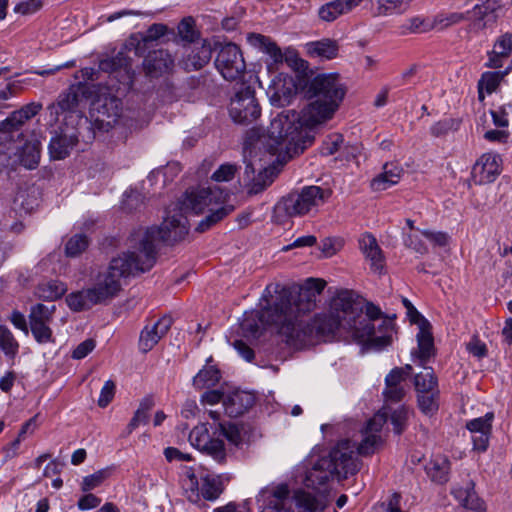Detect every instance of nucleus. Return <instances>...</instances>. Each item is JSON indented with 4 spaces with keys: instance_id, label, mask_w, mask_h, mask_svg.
Wrapping results in <instances>:
<instances>
[{
    "instance_id": "5701e85b",
    "label": "nucleus",
    "mask_w": 512,
    "mask_h": 512,
    "mask_svg": "<svg viewBox=\"0 0 512 512\" xmlns=\"http://www.w3.org/2000/svg\"><path fill=\"white\" fill-rule=\"evenodd\" d=\"M267 325L275 326L278 329V325L268 316L267 312L263 310H252L244 313L240 322V329L245 338L256 339L261 335Z\"/></svg>"
},
{
    "instance_id": "5fc2aeb1",
    "label": "nucleus",
    "mask_w": 512,
    "mask_h": 512,
    "mask_svg": "<svg viewBox=\"0 0 512 512\" xmlns=\"http://www.w3.org/2000/svg\"><path fill=\"white\" fill-rule=\"evenodd\" d=\"M183 489L186 495V498L191 503H199L201 501V485L199 486L198 479L196 475L191 472L187 474V479L183 482Z\"/></svg>"
},
{
    "instance_id": "0eeeda50",
    "label": "nucleus",
    "mask_w": 512,
    "mask_h": 512,
    "mask_svg": "<svg viewBox=\"0 0 512 512\" xmlns=\"http://www.w3.org/2000/svg\"><path fill=\"white\" fill-rule=\"evenodd\" d=\"M331 196V190L320 186H306L282 197L275 205L278 217H302L317 211Z\"/></svg>"
},
{
    "instance_id": "393cba45",
    "label": "nucleus",
    "mask_w": 512,
    "mask_h": 512,
    "mask_svg": "<svg viewBox=\"0 0 512 512\" xmlns=\"http://www.w3.org/2000/svg\"><path fill=\"white\" fill-rule=\"evenodd\" d=\"M501 159L496 154H483L475 163L472 175L476 183L488 184L493 182L500 174Z\"/></svg>"
},
{
    "instance_id": "f03ea898",
    "label": "nucleus",
    "mask_w": 512,
    "mask_h": 512,
    "mask_svg": "<svg viewBox=\"0 0 512 512\" xmlns=\"http://www.w3.org/2000/svg\"><path fill=\"white\" fill-rule=\"evenodd\" d=\"M304 92L310 103L301 112L284 110L271 121L264 142L269 153L289 158L303 153L314 141L313 128L338 110L346 87L339 74L322 73L307 82Z\"/></svg>"
},
{
    "instance_id": "f8f14e48",
    "label": "nucleus",
    "mask_w": 512,
    "mask_h": 512,
    "mask_svg": "<svg viewBox=\"0 0 512 512\" xmlns=\"http://www.w3.org/2000/svg\"><path fill=\"white\" fill-rule=\"evenodd\" d=\"M215 67L227 81L240 79L246 70L240 47L234 43L221 44L215 59Z\"/></svg>"
},
{
    "instance_id": "e433bc0d",
    "label": "nucleus",
    "mask_w": 512,
    "mask_h": 512,
    "mask_svg": "<svg viewBox=\"0 0 512 512\" xmlns=\"http://www.w3.org/2000/svg\"><path fill=\"white\" fill-rule=\"evenodd\" d=\"M455 497L469 512H484V502L474 490V482L469 481L466 487L457 488L453 491Z\"/></svg>"
},
{
    "instance_id": "4c0bfd02",
    "label": "nucleus",
    "mask_w": 512,
    "mask_h": 512,
    "mask_svg": "<svg viewBox=\"0 0 512 512\" xmlns=\"http://www.w3.org/2000/svg\"><path fill=\"white\" fill-rule=\"evenodd\" d=\"M402 173L403 169L398 165L386 163L383 172L371 181V188L374 191L386 190L399 182Z\"/></svg>"
},
{
    "instance_id": "052dcab7",
    "label": "nucleus",
    "mask_w": 512,
    "mask_h": 512,
    "mask_svg": "<svg viewBox=\"0 0 512 512\" xmlns=\"http://www.w3.org/2000/svg\"><path fill=\"white\" fill-rule=\"evenodd\" d=\"M195 23L192 17L184 18L179 24H178V35L179 37L188 43H192L196 40L198 37V33L195 30Z\"/></svg>"
},
{
    "instance_id": "603ef678",
    "label": "nucleus",
    "mask_w": 512,
    "mask_h": 512,
    "mask_svg": "<svg viewBox=\"0 0 512 512\" xmlns=\"http://www.w3.org/2000/svg\"><path fill=\"white\" fill-rule=\"evenodd\" d=\"M0 348L4 354L14 359L19 351V343L13 336L12 332L5 326L0 325Z\"/></svg>"
},
{
    "instance_id": "c756f323",
    "label": "nucleus",
    "mask_w": 512,
    "mask_h": 512,
    "mask_svg": "<svg viewBox=\"0 0 512 512\" xmlns=\"http://www.w3.org/2000/svg\"><path fill=\"white\" fill-rule=\"evenodd\" d=\"M267 94L270 101L275 106H285L291 103V100L296 96L295 85L290 79L288 82L279 79L273 80L272 85L269 86Z\"/></svg>"
},
{
    "instance_id": "774afa93",
    "label": "nucleus",
    "mask_w": 512,
    "mask_h": 512,
    "mask_svg": "<svg viewBox=\"0 0 512 512\" xmlns=\"http://www.w3.org/2000/svg\"><path fill=\"white\" fill-rule=\"evenodd\" d=\"M406 394L405 386H386L383 390V395L386 401L400 402Z\"/></svg>"
},
{
    "instance_id": "20e7f679",
    "label": "nucleus",
    "mask_w": 512,
    "mask_h": 512,
    "mask_svg": "<svg viewBox=\"0 0 512 512\" xmlns=\"http://www.w3.org/2000/svg\"><path fill=\"white\" fill-rule=\"evenodd\" d=\"M380 441L377 434H367L357 446L348 439L339 441L334 447L322 450L318 455L314 452L308 459L304 484L315 490L326 489L334 479L341 481L357 474L360 470L358 454L369 455Z\"/></svg>"
},
{
    "instance_id": "3c124183",
    "label": "nucleus",
    "mask_w": 512,
    "mask_h": 512,
    "mask_svg": "<svg viewBox=\"0 0 512 512\" xmlns=\"http://www.w3.org/2000/svg\"><path fill=\"white\" fill-rule=\"evenodd\" d=\"M377 15L388 16L402 14L410 6L411 0H376Z\"/></svg>"
},
{
    "instance_id": "e2e57ef3",
    "label": "nucleus",
    "mask_w": 512,
    "mask_h": 512,
    "mask_svg": "<svg viewBox=\"0 0 512 512\" xmlns=\"http://www.w3.org/2000/svg\"><path fill=\"white\" fill-rule=\"evenodd\" d=\"M344 139L341 134H332L326 138L321 147L323 156H331L339 151Z\"/></svg>"
},
{
    "instance_id": "473e14b6",
    "label": "nucleus",
    "mask_w": 512,
    "mask_h": 512,
    "mask_svg": "<svg viewBox=\"0 0 512 512\" xmlns=\"http://www.w3.org/2000/svg\"><path fill=\"white\" fill-rule=\"evenodd\" d=\"M306 50L310 57L331 60L337 57L339 44L334 39L323 38L307 43Z\"/></svg>"
},
{
    "instance_id": "f257e3e1",
    "label": "nucleus",
    "mask_w": 512,
    "mask_h": 512,
    "mask_svg": "<svg viewBox=\"0 0 512 512\" xmlns=\"http://www.w3.org/2000/svg\"><path fill=\"white\" fill-rule=\"evenodd\" d=\"M392 318L384 316L372 302L365 304L350 290H341L332 298L327 312L316 314L310 321L303 319L281 328V336L290 346L302 348L314 342L337 339L341 331L369 348L382 350L392 343L394 331Z\"/></svg>"
},
{
    "instance_id": "7ed1b4c3",
    "label": "nucleus",
    "mask_w": 512,
    "mask_h": 512,
    "mask_svg": "<svg viewBox=\"0 0 512 512\" xmlns=\"http://www.w3.org/2000/svg\"><path fill=\"white\" fill-rule=\"evenodd\" d=\"M179 220L167 222L164 231L155 228H138L128 238V249L113 257L106 270L99 272L90 287L101 304L115 298L122 289L121 280L149 271L156 263L157 239L177 240L186 233Z\"/></svg>"
},
{
    "instance_id": "37998d69",
    "label": "nucleus",
    "mask_w": 512,
    "mask_h": 512,
    "mask_svg": "<svg viewBox=\"0 0 512 512\" xmlns=\"http://www.w3.org/2000/svg\"><path fill=\"white\" fill-rule=\"evenodd\" d=\"M220 206H211L208 211L209 214L200 221L196 227V231L202 233L210 229L212 226L227 217L233 210L234 206L219 204Z\"/></svg>"
},
{
    "instance_id": "09e8293b",
    "label": "nucleus",
    "mask_w": 512,
    "mask_h": 512,
    "mask_svg": "<svg viewBox=\"0 0 512 512\" xmlns=\"http://www.w3.org/2000/svg\"><path fill=\"white\" fill-rule=\"evenodd\" d=\"M424 371L414 377V385L417 393H424L438 388V380L431 367L423 366Z\"/></svg>"
},
{
    "instance_id": "c9c22d12",
    "label": "nucleus",
    "mask_w": 512,
    "mask_h": 512,
    "mask_svg": "<svg viewBox=\"0 0 512 512\" xmlns=\"http://www.w3.org/2000/svg\"><path fill=\"white\" fill-rule=\"evenodd\" d=\"M429 326L430 324L426 320L423 321L417 335L418 351L412 352V355H417L422 366L434 355V339L429 330Z\"/></svg>"
},
{
    "instance_id": "9b49d317",
    "label": "nucleus",
    "mask_w": 512,
    "mask_h": 512,
    "mask_svg": "<svg viewBox=\"0 0 512 512\" xmlns=\"http://www.w3.org/2000/svg\"><path fill=\"white\" fill-rule=\"evenodd\" d=\"M229 114L235 123L243 125L252 123L260 116L261 109L251 86L242 84L237 90L231 99Z\"/></svg>"
},
{
    "instance_id": "ea45409f",
    "label": "nucleus",
    "mask_w": 512,
    "mask_h": 512,
    "mask_svg": "<svg viewBox=\"0 0 512 512\" xmlns=\"http://www.w3.org/2000/svg\"><path fill=\"white\" fill-rule=\"evenodd\" d=\"M512 53V34L502 35L495 43L492 55L489 58L488 66L501 68L503 61L507 60Z\"/></svg>"
},
{
    "instance_id": "7c9ffc66",
    "label": "nucleus",
    "mask_w": 512,
    "mask_h": 512,
    "mask_svg": "<svg viewBox=\"0 0 512 512\" xmlns=\"http://www.w3.org/2000/svg\"><path fill=\"white\" fill-rule=\"evenodd\" d=\"M363 0H334L320 7L318 15L327 22L336 20L340 15L350 12Z\"/></svg>"
},
{
    "instance_id": "a19ab883",
    "label": "nucleus",
    "mask_w": 512,
    "mask_h": 512,
    "mask_svg": "<svg viewBox=\"0 0 512 512\" xmlns=\"http://www.w3.org/2000/svg\"><path fill=\"white\" fill-rule=\"evenodd\" d=\"M67 291L65 283L59 280H49L38 284L36 295L45 301H55L61 298Z\"/></svg>"
},
{
    "instance_id": "cd10ccee",
    "label": "nucleus",
    "mask_w": 512,
    "mask_h": 512,
    "mask_svg": "<svg viewBox=\"0 0 512 512\" xmlns=\"http://www.w3.org/2000/svg\"><path fill=\"white\" fill-rule=\"evenodd\" d=\"M201 495L207 501H215L225 489V484L230 481L228 474H212L207 472L200 476Z\"/></svg>"
},
{
    "instance_id": "79ce46f5",
    "label": "nucleus",
    "mask_w": 512,
    "mask_h": 512,
    "mask_svg": "<svg viewBox=\"0 0 512 512\" xmlns=\"http://www.w3.org/2000/svg\"><path fill=\"white\" fill-rule=\"evenodd\" d=\"M220 206H211L208 211L209 214L200 221L196 227V231L202 233L210 229L212 226L227 217L233 210L234 206L219 204Z\"/></svg>"
},
{
    "instance_id": "13d9d810",
    "label": "nucleus",
    "mask_w": 512,
    "mask_h": 512,
    "mask_svg": "<svg viewBox=\"0 0 512 512\" xmlns=\"http://www.w3.org/2000/svg\"><path fill=\"white\" fill-rule=\"evenodd\" d=\"M404 29L403 33H425L435 29L434 19L432 21L420 18V17H412L407 20V24L403 25Z\"/></svg>"
},
{
    "instance_id": "4be33fe9",
    "label": "nucleus",
    "mask_w": 512,
    "mask_h": 512,
    "mask_svg": "<svg viewBox=\"0 0 512 512\" xmlns=\"http://www.w3.org/2000/svg\"><path fill=\"white\" fill-rule=\"evenodd\" d=\"M212 52L211 44L204 40L201 44L185 48L179 65L186 71L199 70L209 63Z\"/></svg>"
},
{
    "instance_id": "6ab92c4d",
    "label": "nucleus",
    "mask_w": 512,
    "mask_h": 512,
    "mask_svg": "<svg viewBox=\"0 0 512 512\" xmlns=\"http://www.w3.org/2000/svg\"><path fill=\"white\" fill-rule=\"evenodd\" d=\"M121 113L122 101L112 95L99 97L91 109V117L97 128L106 131L116 124Z\"/></svg>"
},
{
    "instance_id": "58836bf2",
    "label": "nucleus",
    "mask_w": 512,
    "mask_h": 512,
    "mask_svg": "<svg viewBox=\"0 0 512 512\" xmlns=\"http://www.w3.org/2000/svg\"><path fill=\"white\" fill-rule=\"evenodd\" d=\"M19 161L29 170L36 169L41 157V143L37 138L27 140L19 151Z\"/></svg>"
},
{
    "instance_id": "a18cd8bd",
    "label": "nucleus",
    "mask_w": 512,
    "mask_h": 512,
    "mask_svg": "<svg viewBox=\"0 0 512 512\" xmlns=\"http://www.w3.org/2000/svg\"><path fill=\"white\" fill-rule=\"evenodd\" d=\"M220 378L221 374L217 368L205 367L193 378V385L197 389L212 388L219 383Z\"/></svg>"
},
{
    "instance_id": "f3484780",
    "label": "nucleus",
    "mask_w": 512,
    "mask_h": 512,
    "mask_svg": "<svg viewBox=\"0 0 512 512\" xmlns=\"http://www.w3.org/2000/svg\"><path fill=\"white\" fill-rule=\"evenodd\" d=\"M470 11L471 29L480 32L496 26L503 11L501 0H477Z\"/></svg>"
},
{
    "instance_id": "338daca9",
    "label": "nucleus",
    "mask_w": 512,
    "mask_h": 512,
    "mask_svg": "<svg viewBox=\"0 0 512 512\" xmlns=\"http://www.w3.org/2000/svg\"><path fill=\"white\" fill-rule=\"evenodd\" d=\"M237 167L232 164H222L213 174L212 179L216 182H227L233 179Z\"/></svg>"
},
{
    "instance_id": "aec40b11",
    "label": "nucleus",
    "mask_w": 512,
    "mask_h": 512,
    "mask_svg": "<svg viewBox=\"0 0 512 512\" xmlns=\"http://www.w3.org/2000/svg\"><path fill=\"white\" fill-rule=\"evenodd\" d=\"M99 70L120 75L121 79L119 81L129 88L133 85L135 73L132 70L130 58L123 51H119L113 57L100 60Z\"/></svg>"
},
{
    "instance_id": "ddd939ff",
    "label": "nucleus",
    "mask_w": 512,
    "mask_h": 512,
    "mask_svg": "<svg viewBox=\"0 0 512 512\" xmlns=\"http://www.w3.org/2000/svg\"><path fill=\"white\" fill-rule=\"evenodd\" d=\"M91 93V88L86 82L72 84L59 94L57 102L47 107L49 117L56 122L62 114L77 113L80 103L89 98Z\"/></svg>"
},
{
    "instance_id": "1a4fd4ad",
    "label": "nucleus",
    "mask_w": 512,
    "mask_h": 512,
    "mask_svg": "<svg viewBox=\"0 0 512 512\" xmlns=\"http://www.w3.org/2000/svg\"><path fill=\"white\" fill-rule=\"evenodd\" d=\"M291 288L280 283L268 284L263 291L261 299L267 303L262 310L268 313L274 323L278 325V333L281 335L282 326L289 321V300Z\"/></svg>"
},
{
    "instance_id": "bf43d9fd",
    "label": "nucleus",
    "mask_w": 512,
    "mask_h": 512,
    "mask_svg": "<svg viewBox=\"0 0 512 512\" xmlns=\"http://www.w3.org/2000/svg\"><path fill=\"white\" fill-rule=\"evenodd\" d=\"M110 475L109 469H101L83 478L81 489L83 492L99 487Z\"/></svg>"
},
{
    "instance_id": "412c9836",
    "label": "nucleus",
    "mask_w": 512,
    "mask_h": 512,
    "mask_svg": "<svg viewBox=\"0 0 512 512\" xmlns=\"http://www.w3.org/2000/svg\"><path fill=\"white\" fill-rule=\"evenodd\" d=\"M244 181H247L248 193L256 195L263 192L275 180L277 173L274 167L259 168L258 174L252 162L245 160Z\"/></svg>"
},
{
    "instance_id": "b1692460",
    "label": "nucleus",
    "mask_w": 512,
    "mask_h": 512,
    "mask_svg": "<svg viewBox=\"0 0 512 512\" xmlns=\"http://www.w3.org/2000/svg\"><path fill=\"white\" fill-rule=\"evenodd\" d=\"M172 318L164 316L152 326H145L140 333L138 347L142 353H147L167 334L172 325Z\"/></svg>"
},
{
    "instance_id": "680f3d73",
    "label": "nucleus",
    "mask_w": 512,
    "mask_h": 512,
    "mask_svg": "<svg viewBox=\"0 0 512 512\" xmlns=\"http://www.w3.org/2000/svg\"><path fill=\"white\" fill-rule=\"evenodd\" d=\"M407 418L408 411L404 406H401L391 412L390 421L393 425L394 433L400 435L405 430Z\"/></svg>"
},
{
    "instance_id": "a878e982",
    "label": "nucleus",
    "mask_w": 512,
    "mask_h": 512,
    "mask_svg": "<svg viewBox=\"0 0 512 512\" xmlns=\"http://www.w3.org/2000/svg\"><path fill=\"white\" fill-rule=\"evenodd\" d=\"M142 65L146 76L158 78L172 69L174 60L168 51L158 49L149 52Z\"/></svg>"
},
{
    "instance_id": "4468645a",
    "label": "nucleus",
    "mask_w": 512,
    "mask_h": 512,
    "mask_svg": "<svg viewBox=\"0 0 512 512\" xmlns=\"http://www.w3.org/2000/svg\"><path fill=\"white\" fill-rule=\"evenodd\" d=\"M247 41L251 46L269 55L275 64L282 63L285 60L290 67L297 70L306 68L307 63L300 59L295 51L287 50L286 53L283 54L277 43L268 36L258 33H249L247 35Z\"/></svg>"
},
{
    "instance_id": "72a5a7b5",
    "label": "nucleus",
    "mask_w": 512,
    "mask_h": 512,
    "mask_svg": "<svg viewBox=\"0 0 512 512\" xmlns=\"http://www.w3.org/2000/svg\"><path fill=\"white\" fill-rule=\"evenodd\" d=\"M359 247L367 259L371 262V267L375 271H380L383 268V255L376 238L366 233L359 239Z\"/></svg>"
},
{
    "instance_id": "4d7b16f0",
    "label": "nucleus",
    "mask_w": 512,
    "mask_h": 512,
    "mask_svg": "<svg viewBox=\"0 0 512 512\" xmlns=\"http://www.w3.org/2000/svg\"><path fill=\"white\" fill-rule=\"evenodd\" d=\"M493 419L494 414L492 412H488L483 417L468 421L466 423V428L471 432V434L482 432L491 433Z\"/></svg>"
},
{
    "instance_id": "6e6d98bb",
    "label": "nucleus",
    "mask_w": 512,
    "mask_h": 512,
    "mask_svg": "<svg viewBox=\"0 0 512 512\" xmlns=\"http://www.w3.org/2000/svg\"><path fill=\"white\" fill-rule=\"evenodd\" d=\"M470 11L467 12H452L449 14H440L434 17L435 28H447L452 25L459 24L469 19Z\"/></svg>"
},
{
    "instance_id": "f704fd0d",
    "label": "nucleus",
    "mask_w": 512,
    "mask_h": 512,
    "mask_svg": "<svg viewBox=\"0 0 512 512\" xmlns=\"http://www.w3.org/2000/svg\"><path fill=\"white\" fill-rule=\"evenodd\" d=\"M68 307L74 312H81L101 304L91 288L72 292L66 296Z\"/></svg>"
},
{
    "instance_id": "bb28decb",
    "label": "nucleus",
    "mask_w": 512,
    "mask_h": 512,
    "mask_svg": "<svg viewBox=\"0 0 512 512\" xmlns=\"http://www.w3.org/2000/svg\"><path fill=\"white\" fill-rule=\"evenodd\" d=\"M254 403V394L243 390H234L223 399V406L229 417H238L243 415L254 405Z\"/></svg>"
},
{
    "instance_id": "8fccbe9b",
    "label": "nucleus",
    "mask_w": 512,
    "mask_h": 512,
    "mask_svg": "<svg viewBox=\"0 0 512 512\" xmlns=\"http://www.w3.org/2000/svg\"><path fill=\"white\" fill-rule=\"evenodd\" d=\"M439 394L438 388L424 393H417L418 407L421 412L426 415H433L439 408Z\"/></svg>"
},
{
    "instance_id": "c03bdc74",
    "label": "nucleus",
    "mask_w": 512,
    "mask_h": 512,
    "mask_svg": "<svg viewBox=\"0 0 512 512\" xmlns=\"http://www.w3.org/2000/svg\"><path fill=\"white\" fill-rule=\"evenodd\" d=\"M167 26L161 23L152 24L145 33L141 34V39L138 41L135 51L137 55H142L148 45L167 33Z\"/></svg>"
},
{
    "instance_id": "69168bd1",
    "label": "nucleus",
    "mask_w": 512,
    "mask_h": 512,
    "mask_svg": "<svg viewBox=\"0 0 512 512\" xmlns=\"http://www.w3.org/2000/svg\"><path fill=\"white\" fill-rule=\"evenodd\" d=\"M116 385L114 381L107 380L101 389L100 396L98 399V406L105 408L113 400L115 395Z\"/></svg>"
},
{
    "instance_id": "39448f33",
    "label": "nucleus",
    "mask_w": 512,
    "mask_h": 512,
    "mask_svg": "<svg viewBox=\"0 0 512 512\" xmlns=\"http://www.w3.org/2000/svg\"><path fill=\"white\" fill-rule=\"evenodd\" d=\"M260 512H293V503L304 511L321 512L325 508L323 497H316L309 492L299 490L290 496L286 484L267 486L263 488L257 498Z\"/></svg>"
},
{
    "instance_id": "49530a36",
    "label": "nucleus",
    "mask_w": 512,
    "mask_h": 512,
    "mask_svg": "<svg viewBox=\"0 0 512 512\" xmlns=\"http://www.w3.org/2000/svg\"><path fill=\"white\" fill-rule=\"evenodd\" d=\"M509 69L510 66L507 67L504 72H485L482 74L478 82V94L480 100L484 99V90L486 91L487 94H491L497 89L501 79L505 74L508 73Z\"/></svg>"
},
{
    "instance_id": "a211bd4d",
    "label": "nucleus",
    "mask_w": 512,
    "mask_h": 512,
    "mask_svg": "<svg viewBox=\"0 0 512 512\" xmlns=\"http://www.w3.org/2000/svg\"><path fill=\"white\" fill-rule=\"evenodd\" d=\"M42 108V103L31 102L13 111L5 120L0 121V132L3 134V139L14 141L22 137L21 129L24 124L36 116Z\"/></svg>"
},
{
    "instance_id": "2f4dec72",
    "label": "nucleus",
    "mask_w": 512,
    "mask_h": 512,
    "mask_svg": "<svg viewBox=\"0 0 512 512\" xmlns=\"http://www.w3.org/2000/svg\"><path fill=\"white\" fill-rule=\"evenodd\" d=\"M450 460L445 455H435L426 465L428 477L437 484H445L449 480Z\"/></svg>"
},
{
    "instance_id": "dca6fc26",
    "label": "nucleus",
    "mask_w": 512,
    "mask_h": 512,
    "mask_svg": "<svg viewBox=\"0 0 512 512\" xmlns=\"http://www.w3.org/2000/svg\"><path fill=\"white\" fill-rule=\"evenodd\" d=\"M189 441L194 447L210 456L215 462L219 464L226 462L227 453L224 442L210 435L207 424L202 423L195 426L189 434Z\"/></svg>"
},
{
    "instance_id": "6e6552de",
    "label": "nucleus",
    "mask_w": 512,
    "mask_h": 512,
    "mask_svg": "<svg viewBox=\"0 0 512 512\" xmlns=\"http://www.w3.org/2000/svg\"><path fill=\"white\" fill-rule=\"evenodd\" d=\"M326 281L320 278H308L298 287L291 288V299L289 300V321L287 324L303 319V316L312 311L316 306L317 297L323 292Z\"/></svg>"
},
{
    "instance_id": "2eb2a0df",
    "label": "nucleus",
    "mask_w": 512,
    "mask_h": 512,
    "mask_svg": "<svg viewBox=\"0 0 512 512\" xmlns=\"http://www.w3.org/2000/svg\"><path fill=\"white\" fill-rule=\"evenodd\" d=\"M56 306L54 304L37 303L30 308L28 315L29 326L35 340L40 343L53 341V333L50 324L53 321Z\"/></svg>"
},
{
    "instance_id": "864d4df0",
    "label": "nucleus",
    "mask_w": 512,
    "mask_h": 512,
    "mask_svg": "<svg viewBox=\"0 0 512 512\" xmlns=\"http://www.w3.org/2000/svg\"><path fill=\"white\" fill-rule=\"evenodd\" d=\"M89 245V239L84 234H75L65 244V254L68 257H77Z\"/></svg>"
},
{
    "instance_id": "0e129e2a",
    "label": "nucleus",
    "mask_w": 512,
    "mask_h": 512,
    "mask_svg": "<svg viewBox=\"0 0 512 512\" xmlns=\"http://www.w3.org/2000/svg\"><path fill=\"white\" fill-rule=\"evenodd\" d=\"M43 7V0H25L14 7V12L21 15H32Z\"/></svg>"
},
{
    "instance_id": "de8ad7c7",
    "label": "nucleus",
    "mask_w": 512,
    "mask_h": 512,
    "mask_svg": "<svg viewBox=\"0 0 512 512\" xmlns=\"http://www.w3.org/2000/svg\"><path fill=\"white\" fill-rule=\"evenodd\" d=\"M216 431H218L220 435L225 437L227 441L235 447H239L243 443V428L236 423H218Z\"/></svg>"
},
{
    "instance_id": "c85d7f7f",
    "label": "nucleus",
    "mask_w": 512,
    "mask_h": 512,
    "mask_svg": "<svg viewBox=\"0 0 512 512\" xmlns=\"http://www.w3.org/2000/svg\"><path fill=\"white\" fill-rule=\"evenodd\" d=\"M39 205V190L38 188L31 187H21L17 189V192L14 196L12 209L17 214H29L34 209H36Z\"/></svg>"
},
{
    "instance_id": "9d476101",
    "label": "nucleus",
    "mask_w": 512,
    "mask_h": 512,
    "mask_svg": "<svg viewBox=\"0 0 512 512\" xmlns=\"http://www.w3.org/2000/svg\"><path fill=\"white\" fill-rule=\"evenodd\" d=\"M80 138L86 144L95 139V132L87 118L80 117L76 133L67 134L64 132L51 138L48 146L50 157L54 160L65 159Z\"/></svg>"
},
{
    "instance_id": "423d86ee",
    "label": "nucleus",
    "mask_w": 512,
    "mask_h": 512,
    "mask_svg": "<svg viewBox=\"0 0 512 512\" xmlns=\"http://www.w3.org/2000/svg\"><path fill=\"white\" fill-rule=\"evenodd\" d=\"M227 196L228 194L219 187H198L187 190L183 196V199L177 204L179 212H175L172 215H170V212H168V215L164 219L162 225L160 227H155L157 230L164 231V226L168 221L172 222V220H182L181 222H183L182 224L185 225L187 230L186 233L177 240H173L172 238H158L157 244L161 241L172 244L182 240L189 231L188 220L184 213H187L188 211H191L195 214L202 213L206 208L209 209L211 206H218L219 204H223ZM152 228H154V226Z\"/></svg>"
}]
</instances>
